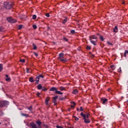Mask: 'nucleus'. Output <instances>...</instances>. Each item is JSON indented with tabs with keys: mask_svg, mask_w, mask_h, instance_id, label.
I'll return each mask as SVG.
<instances>
[{
	"mask_svg": "<svg viewBox=\"0 0 128 128\" xmlns=\"http://www.w3.org/2000/svg\"><path fill=\"white\" fill-rule=\"evenodd\" d=\"M76 120H78V117H75Z\"/></svg>",
	"mask_w": 128,
	"mask_h": 128,
	"instance_id": "45",
	"label": "nucleus"
},
{
	"mask_svg": "<svg viewBox=\"0 0 128 128\" xmlns=\"http://www.w3.org/2000/svg\"><path fill=\"white\" fill-rule=\"evenodd\" d=\"M0 32H4V28L0 26Z\"/></svg>",
	"mask_w": 128,
	"mask_h": 128,
	"instance_id": "37",
	"label": "nucleus"
},
{
	"mask_svg": "<svg viewBox=\"0 0 128 128\" xmlns=\"http://www.w3.org/2000/svg\"><path fill=\"white\" fill-rule=\"evenodd\" d=\"M64 53L60 54L58 57V60H60V62H68V59L64 58Z\"/></svg>",
	"mask_w": 128,
	"mask_h": 128,
	"instance_id": "4",
	"label": "nucleus"
},
{
	"mask_svg": "<svg viewBox=\"0 0 128 128\" xmlns=\"http://www.w3.org/2000/svg\"><path fill=\"white\" fill-rule=\"evenodd\" d=\"M68 112H70V108L68 109Z\"/></svg>",
	"mask_w": 128,
	"mask_h": 128,
	"instance_id": "48",
	"label": "nucleus"
},
{
	"mask_svg": "<svg viewBox=\"0 0 128 128\" xmlns=\"http://www.w3.org/2000/svg\"><path fill=\"white\" fill-rule=\"evenodd\" d=\"M59 90H61V92H62L64 90H66V88H64V86L59 87Z\"/></svg>",
	"mask_w": 128,
	"mask_h": 128,
	"instance_id": "13",
	"label": "nucleus"
},
{
	"mask_svg": "<svg viewBox=\"0 0 128 128\" xmlns=\"http://www.w3.org/2000/svg\"><path fill=\"white\" fill-rule=\"evenodd\" d=\"M66 22H68V20L66 19V18L63 20V22H62V23L66 24Z\"/></svg>",
	"mask_w": 128,
	"mask_h": 128,
	"instance_id": "24",
	"label": "nucleus"
},
{
	"mask_svg": "<svg viewBox=\"0 0 128 128\" xmlns=\"http://www.w3.org/2000/svg\"><path fill=\"white\" fill-rule=\"evenodd\" d=\"M36 122L38 125V126H42V122L38 120Z\"/></svg>",
	"mask_w": 128,
	"mask_h": 128,
	"instance_id": "17",
	"label": "nucleus"
},
{
	"mask_svg": "<svg viewBox=\"0 0 128 128\" xmlns=\"http://www.w3.org/2000/svg\"><path fill=\"white\" fill-rule=\"evenodd\" d=\"M30 126H32V128H40V127L38 126H36V124H34V122H32L30 124Z\"/></svg>",
	"mask_w": 128,
	"mask_h": 128,
	"instance_id": "7",
	"label": "nucleus"
},
{
	"mask_svg": "<svg viewBox=\"0 0 128 128\" xmlns=\"http://www.w3.org/2000/svg\"><path fill=\"white\" fill-rule=\"evenodd\" d=\"M80 116H82L84 120V122L86 124H90V120L88 119V118L90 116L89 114H84V113L82 112L80 114Z\"/></svg>",
	"mask_w": 128,
	"mask_h": 128,
	"instance_id": "1",
	"label": "nucleus"
},
{
	"mask_svg": "<svg viewBox=\"0 0 128 128\" xmlns=\"http://www.w3.org/2000/svg\"><path fill=\"white\" fill-rule=\"evenodd\" d=\"M90 48H90V46H87L86 47V49L88 50H90Z\"/></svg>",
	"mask_w": 128,
	"mask_h": 128,
	"instance_id": "29",
	"label": "nucleus"
},
{
	"mask_svg": "<svg viewBox=\"0 0 128 128\" xmlns=\"http://www.w3.org/2000/svg\"><path fill=\"white\" fill-rule=\"evenodd\" d=\"M36 84H38V82H40V78L38 77V76H37L36 78Z\"/></svg>",
	"mask_w": 128,
	"mask_h": 128,
	"instance_id": "12",
	"label": "nucleus"
},
{
	"mask_svg": "<svg viewBox=\"0 0 128 128\" xmlns=\"http://www.w3.org/2000/svg\"><path fill=\"white\" fill-rule=\"evenodd\" d=\"M40 92H38V93L36 94L37 96H40Z\"/></svg>",
	"mask_w": 128,
	"mask_h": 128,
	"instance_id": "42",
	"label": "nucleus"
},
{
	"mask_svg": "<svg viewBox=\"0 0 128 128\" xmlns=\"http://www.w3.org/2000/svg\"><path fill=\"white\" fill-rule=\"evenodd\" d=\"M58 88H56L52 87L50 90V92H56Z\"/></svg>",
	"mask_w": 128,
	"mask_h": 128,
	"instance_id": "11",
	"label": "nucleus"
},
{
	"mask_svg": "<svg viewBox=\"0 0 128 128\" xmlns=\"http://www.w3.org/2000/svg\"><path fill=\"white\" fill-rule=\"evenodd\" d=\"M38 76L39 77V78H44V76L42 74H40Z\"/></svg>",
	"mask_w": 128,
	"mask_h": 128,
	"instance_id": "27",
	"label": "nucleus"
},
{
	"mask_svg": "<svg viewBox=\"0 0 128 128\" xmlns=\"http://www.w3.org/2000/svg\"><path fill=\"white\" fill-rule=\"evenodd\" d=\"M10 104V102L8 101H2L0 102V108H4V106H8Z\"/></svg>",
	"mask_w": 128,
	"mask_h": 128,
	"instance_id": "5",
	"label": "nucleus"
},
{
	"mask_svg": "<svg viewBox=\"0 0 128 128\" xmlns=\"http://www.w3.org/2000/svg\"><path fill=\"white\" fill-rule=\"evenodd\" d=\"M22 115L23 116H26V118H28V114H22Z\"/></svg>",
	"mask_w": 128,
	"mask_h": 128,
	"instance_id": "35",
	"label": "nucleus"
},
{
	"mask_svg": "<svg viewBox=\"0 0 128 128\" xmlns=\"http://www.w3.org/2000/svg\"><path fill=\"white\" fill-rule=\"evenodd\" d=\"M28 110H30V112H32V106H30V108H28Z\"/></svg>",
	"mask_w": 128,
	"mask_h": 128,
	"instance_id": "32",
	"label": "nucleus"
},
{
	"mask_svg": "<svg viewBox=\"0 0 128 128\" xmlns=\"http://www.w3.org/2000/svg\"><path fill=\"white\" fill-rule=\"evenodd\" d=\"M76 110H77L78 112V110H80V108H76Z\"/></svg>",
	"mask_w": 128,
	"mask_h": 128,
	"instance_id": "47",
	"label": "nucleus"
},
{
	"mask_svg": "<svg viewBox=\"0 0 128 128\" xmlns=\"http://www.w3.org/2000/svg\"><path fill=\"white\" fill-rule=\"evenodd\" d=\"M14 6V4H12V2H4V7L6 8V10H10V8H12V6Z\"/></svg>",
	"mask_w": 128,
	"mask_h": 128,
	"instance_id": "3",
	"label": "nucleus"
},
{
	"mask_svg": "<svg viewBox=\"0 0 128 128\" xmlns=\"http://www.w3.org/2000/svg\"><path fill=\"white\" fill-rule=\"evenodd\" d=\"M20 62H22V64H24V62H26V60L24 59H20Z\"/></svg>",
	"mask_w": 128,
	"mask_h": 128,
	"instance_id": "25",
	"label": "nucleus"
},
{
	"mask_svg": "<svg viewBox=\"0 0 128 128\" xmlns=\"http://www.w3.org/2000/svg\"><path fill=\"white\" fill-rule=\"evenodd\" d=\"M55 94H62V92H60V91H58L57 90H56V91L55 92Z\"/></svg>",
	"mask_w": 128,
	"mask_h": 128,
	"instance_id": "14",
	"label": "nucleus"
},
{
	"mask_svg": "<svg viewBox=\"0 0 128 128\" xmlns=\"http://www.w3.org/2000/svg\"><path fill=\"white\" fill-rule=\"evenodd\" d=\"M50 97H46L45 100V104L46 106L48 105V102L50 101Z\"/></svg>",
	"mask_w": 128,
	"mask_h": 128,
	"instance_id": "9",
	"label": "nucleus"
},
{
	"mask_svg": "<svg viewBox=\"0 0 128 128\" xmlns=\"http://www.w3.org/2000/svg\"><path fill=\"white\" fill-rule=\"evenodd\" d=\"M32 28H34V30H36V28H38V26H36V25L34 24L32 26Z\"/></svg>",
	"mask_w": 128,
	"mask_h": 128,
	"instance_id": "28",
	"label": "nucleus"
},
{
	"mask_svg": "<svg viewBox=\"0 0 128 128\" xmlns=\"http://www.w3.org/2000/svg\"><path fill=\"white\" fill-rule=\"evenodd\" d=\"M6 82H10V78H8V74H6Z\"/></svg>",
	"mask_w": 128,
	"mask_h": 128,
	"instance_id": "16",
	"label": "nucleus"
},
{
	"mask_svg": "<svg viewBox=\"0 0 128 128\" xmlns=\"http://www.w3.org/2000/svg\"><path fill=\"white\" fill-rule=\"evenodd\" d=\"M32 46L34 50H36V48H38V47H36V44H34V43L32 44Z\"/></svg>",
	"mask_w": 128,
	"mask_h": 128,
	"instance_id": "22",
	"label": "nucleus"
},
{
	"mask_svg": "<svg viewBox=\"0 0 128 128\" xmlns=\"http://www.w3.org/2000/svg\"><path fill=\"white\" fill-rule=\"evenodd\" d=\"M96 38V36L95 35H92L90 36V42L94 44V46H96V42H98Z\"/></svg>",
	"mask_w": 128,
	"mask_h": 128,
	"instance_id": "2",
	"label": "nucleus"
},
{
	"mask_svg": "<svg viewBox=\"0 0 128 128\" xmlns=\"http://www.w3.org/2000/svg\"><path fill=\"white\" fill-rule=\"evenodd\" d=\"M101 102L103 104H108V99L106 98H102Z\"/></svg>",
	"mask_w": 128,
	"mask_h": 128,
	"instance_id": "8",
	"label": "nucleus"
},
{
	"mask_svg": "<svg viewBox=\"0 0 128 128\" xmlns=\"http://www.w3.org/2000/svg\"><path fill=\"white\" fill-rule=\"evenodd\" d=\"M108 44H109L110 46H112V44L108 41L107 42Z\"/></svg>",
	"mask_w": 128,
	"mask_h": 128,
	"instance_id": "36",
	"label": "nucleus"
},
{
	"mask_svg": "<svg viewBox=\"0 0 128 128\" xmlns=\"http://www.w3.org/2000/svg\"><path fill=\"white\" fill-rule=\"evenodd\" d=\"M0 124H2V123L0 122Z\"/></svg>",
	"mask_w": 128,
	"mask_h": 128,
	"instance_id": "51",
	"label": "nucleus"
},
{
	"mask_svg": "<svg viewBox=\"0 0 128 128\" xmlns=\"http://www.w3.org/2000/svg\"><path fill=\"white\" fill-rule=\"evenodd\" d=\"M34 54L36 56H38V54L36 52H34Z\"/></svg>",
	"mask_w": 128,
	"mask_h": 128,
	"instance_id": "40",
	"label": "nucleus"
},
{
	"mask_svg": "<svg viewBox=\"0 0 128 128\" xmlns=\"http://www.w3.org/2000/svg\"><path fill=\"white\" fill-rule=\"evenodd\" d=\"M78 90H73L72 94H78Z\"/></svg>",
	"mask_w": 128,
	"mask_h": 128,
	"instance_id": "19",
	"label": "nucleus"
},
{
	"mask_svg": "<svg viewBox=\"0 0 128 128\" xmlns=\"http://www.w3.org/2000/svg\"><path fill=\"white\" fill-rule=\"evenodd\" d=\"M56 128H62V127L60 126H56Z\"/></svg>",
	"mask_w": 128,
	"mask_h": 128,
	"instance_id": "46",
	"label": "nucleus"
},
{
	"mask_svg": "<svg viewBox=\"0 0 128 128\" xmlns=\"http://www.w3.org/2000/svg\"><path fill=\"white\" fill-rule=\"evenodd\" d=\"M2 70V64H0V72Z\"/></svg>",
	"mask_w": 128,
	"mask_h": 128,
	"instance_id": "31",
	"label": "nucleus"
},
{
	"mask_svg": "<svg viewBox=\"0 0 128 128\" xmlns=\"http://www.w3.org/2000/svg\"><path fill=\"white\" fill-rule=\"evenodd\" d=\"M43 90H46V89H44Z\"/></svg>",
	"mask_w": 128,
	"mask_h": 128,
	"instance_id": "50",
	"label": "nucleus"
},
{
	"mask_svg": "<svg viewBox=\"0 0 128 128\" xmlns=\"http://www.w3.org/2000/svg\"><path fill=\"white\" fill-rule=\"evenodd\" d=\"M37 88H38V90H42V84H39Z\"/></svg>",
	"mask_w": 128,
	"mask_h": 128,
	"instance_id": "20",
	"label": "nucleus"
},
{
	"mask_svg": "<svg viewBox=\"0 0 128 128\" xmlns=\"http://www.w3.org/2000/svg\"><path fill=\"white\" fill-rule=\"evenodd\" d=\"M29 82H34V80L33 78L31 77L29 78Z\"/></svg>",
	"mask_w": 128,
	"mask_h": 128,
	"instance_id": "21",
	"label": "nucleus"
},
{
	"mask_svg": "<svg viewBox=\"0 0 128 128\" xmlns=\"http://www.w3.org/2000/svg\"><path fill=\"white\" fill-rule=\"evenodd\" d=\"M26 72L28 73H28H30V70H28V68H26Z\"/></svg>",
	"mask_w": 128,
	"mask_h": 128,
	"instance_id": "44",
	"label": "nucleus"
},
{
	"mask_svg": "<svg viewBox=\"0 0 128 128\" xmlns=\"http://www.w3.org/2000/svg\"><path fill=\"white\" fill-rule=\"evenodd\" d=\"M80 110H81V112H82L84 110V108H82V106L80 107Z\"/></svg>",
	"mask_w": 128,
	"mask_h": 128,
	"instance_id": "41",
	"label": "nucleus"
},
{
	"mask_svg": "<svg viewBox=\"0 0 128 128\" xmlns=\"http://www.w3.org/2000/svg\"><path fill=\"white\" fill-rule=\"evenodd\" d=\"M46 16H47V18H50V14L47 13Z\"/></svg>",
	"mask_w": 128,
	"mask_h": 128,
	"instance_id": "39",
	"label": "nucleus"
},
{
	"mask_svg": "<svg viewBox=\"0 0 128 128\" xmlns=\"http://www.w3.org/2000/svg\"><path fill=\"white\" fill-rule=\"evenodd\" d=\"M118 26H115V27L114 29V32H118Z\"/></svg>",
	"mask_w": 128,
	"mask_h": 128,
	"instance_id": "15",
	"label": "nucleus"
},
{
	"mask_svg": "<svg viewBox=\"0 0 128 128\" xmlns=\"http://www.w3.org/2000/svg\"><path fill=\"white\" fill-rule=\"evenodd\" d=\"M22 25H20L18 28V30H22Z\"/></svg>",
	"mask_w": 128,
	"mask_h": 128,
	"instance_id": "26",
	"label": "nucleus"
},
{
	"mask_svg": "<svg viewBox=\"0 0 128 128\" xmlns=\"http://www.w3.org/2000/svg\"><path fill=\"white\" fill-rule=\"evenodd\" d=\"M6 20L8 22H11L12 24H14L15 22H16V19H14L12 17L7 18Z\"/></svg>",
	"mask_w": 128,
	"mask_h": 128,
	"instance_id": "6",
	"label": "nucleus"
},
{
	"mask_svg": "<svg viewBox=\"0 0 128 128\" xmlns=\"http://www.w3.org/2000/svg\"><path fill=\"white\" fill-rule=\"evenodd\" d=\"M118 72H122V68L120 67L118 70Z\"/></svg>",
	"mask_w": 128,
	"mask_h": 128,
	"instance_id": "33",
	"label": "nucleus"
},
{
	"mask_svg": "<svg viewBox=\"0 0 128 128\" xmlns=\"http://www.w3.org/2000/svg\"><path fill=\"white\" fill-rule=\"evenodd\" d=\"M110 68H112V70H116V66L114 65H111Z\"/></svg>",
	"mask_w": 128,
	"mask_h": 128,
	"instance_id": "18",
	"label": "nucleus"
},
{
	"mask_svg": "<svg viewBox=\"0 0 128 128\" xmlns=\"http://www.w3.org/2000/svg\"><path fill=\"white\" fill-rule=\"evenodd\" d=\"M58 96H55L53 98V101L54 104V105H56V100L58 99Z\"/></svg>",
	"mask_w": 128,
	"mask_h": 128,
	"instance_id": "10",
	"label": "nucleus"
},
{
	"mask_svg": "<svg viewBox=\"0 0 128 128\" xmlns=\"http://www.w3.org/2000/svg\"><path fill=\"white\" fill-rule=\"evenodd\" d=\"M64 40H66V42H68V38H64Z\"/></svg>",
	"mask_w": 128,
	"mask_h": 128,
	"instance_id": "43",
	"label": "nucleus"
},
{
	"mask_svg": "<svg viewBox=\"0 0 128 128\" xmlns=\"http://www.w3.org/2000/svg\"><path fill=\"white\" fill-rule=\"evenodd\" d=\"M122 4H124V2H122Z\"/></svg>",
	"mask_w": 128,
	"mask_h": 128,
	"instance_id": "49",
	"label": "nucleus"
},
{
	"mask_svg": "<svg viewBox=\"0 0 128 128\" xmlns=\"http://www.w3.org/2000/svg\"><path fill=\"white\" fill-rule=\"evenodd\" d=\"M70 32H71V34H74L75 31H74V30H72L70 31Z\"/></svg>",
	"mask_w": 128,
	"mask_h": 128,
	"instance_id": "38",
	"label": "nucleus"
},
{
	"mask_svg": "<svg viewBox=\"0 0 128 128\" xmlns=\"http://www.w3.org/2000/svg\"><path fill=\"white\" fill-rule=\"evenodd\" d=\"M71 104H73L74 106L71 105V108H74V106H76V102H72Z\"/></svg>",
	"mask_w": 128,
	"mask_h": 128,
	"instance_id": "30",
	"label": "nucleus"
},
{
	"mask_svg": "<svg viewBox=\"0 0 128 128\" xmlns=\"http://www.w3.org/2000/svg\"><path fill=\"white\" fill-rule=\"evenodd\" d=\"M32 18L33 20H36V15H35V14L33 15Z\"/></svg>",
	"mask_w": 128,
	"mask_h": 128,
	"instance_id": "34",
	"label": "nucleus"
},
{
	"mask_svg": "<svg viewBox=\"0 0 128 128\" xmlns=\"http://www.w3.org/2000/svg\"><path fill=\"white\" fill-rule=\"evenodd\" d=\"M100 40L102 42H104V36H100Z\"/></svg>",
	"mask_w": 128,
	"mask_h": 128,
	"instance_id": "23",
	"label": "nucleus"
}]
</instances>
